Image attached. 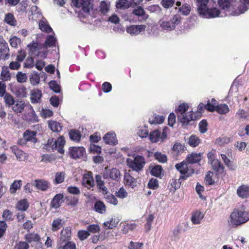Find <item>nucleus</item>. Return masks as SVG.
Wrapping results in <instances>:
<instances>
[{"label":"nucleus","instance_id":"nucleus-1","mask_svg":"<svg viewBox=\"0 0 249 249\" xmlns=\"http://www.w3.org/2000/svg\"><path fill=\"white\" fill-rule=\"evenodd\" d=\"M197 12L199 16L203 18H215L219 16L220 11L215 8L210 9L207 4L209 0H196Z\"/></svg>","mask_w":249,"mask_h":249},{"label":"nucleus","instance_id":"nucleus-2","mask_svg":"<svg viewBox=\"0 0 249 249\" xmlns=\"http://www.w3.org/2000/svg\"><path fill=\"white\" fill-rule=\"evenodd\" d=\"M236 0H218L219 7L225 10L226 15L238 16L243 14V11L238 9V3Z\"/></svg>","mask_w":249,"mask_h":249},{"label":"nucleus","instance_id":"nucleus-3","mask_svg":"<svg viewBox=\"0 0 249 249\" xmlns=\"http://www.w3.org/2000/svg\"><path fill=\"white\" fill-rule=\"evenodd\" d=\"M249 220V211L236 209L230 215L229 223L233 227L242 225Z\"/></svg>","mask_w":249,"mask_h":249},{"label":"nucleus","instance_id":"nucleus-4","mask_svg":"<svg viewBox=\"0 0 249 249\" xmlns=\"http://www.w3.org/2000/svg\"><path fill=\"white\" fill-rule=\"evenodd\" d=\"M126 164L133 171L139 172L142 170L146 163L145 159L140 155L136 156L133 159H126Z\"/></svg>","mask_w":249,"mask_h":249},{"label":"nucleus","instance_id":"nucleus-5","mask_svg":"<svg viewBox=\"0 0 249 249\" xmlns=\"http://www.w3.org/2000/svg\"><path fill=\"white\" fill-rule=\"evenodd\" d=\"M178 119L182 126H187L192 121L197 119L196 115L194 113L193 110H178Z\"/></svg>","mask_w":249,"mask_h":249},{"label":"nucleus","instance_id":"nucleus-6","mask_svg":"<svg viewBox=\"0 0 249 249\" xmlns=\"http://www.w3.org/2000/svg\"><path fill=\"white\" fill-rule=\"evenodd\" d=\"M186 160H183L179 163L176 164L175 165L177 170L182 175L180 177L179 179L185 180L194 173V169H190L188 166Z\"/></svg>","mask_w":249,"mask_h":249},{"label":"nucleus","instance_id":"nucleus-7","mask_svg":"<svg viewBox=\"0 0 249 249\" xmlns=\"http://www.w3.org/2000/svg\"><path fill=\"white\" fill-rule=\"evenodd\" d=\"M181 18L179 15H175L170 20L162 21L160 24V26L164 30L167 31L173 30L176 26L180 23Z\"/></svg>","mask_w":249,"mask_h":249},{"label":"nucleus","instance_id":"nucleus-8","mask_svg":"<svg viewBox=\"0 0 249 249\" xmlns=\"http://www.w3.org/2000/svg\"><path fill=\"white\" fill-rule=\"evenodd\" d=\"M149 138L152 142H161L167 138V134L164 130H163L161 133L159 130H155L150 133Z\"/></svg>","mask_w":249,"mask_h":249},{"label":"nucleus","instance_id":"nucleus-9","mask_svg":"<svg viewBox=\"0 0 249 249\" xmlns=\"http://www.w3.org/2000/svg\"><path fill=\"white\" fill-rule=\"evenodd\" d=\"M120 172L116 168H113L111 169L108 170L106 168L105 172H104L103 175L104 178L107 179L110 178L115 181H119L120 179Z\"/></svg>","mask_w":249,"mask_h":249},{"label":"nucleus","instance_id":"nucleus-10","mask_svg":"<svg viewBox=\"0 0 249 249\" xmlns=\"http://www.w3.org/2000/svg\"><path fill=\"white\" fill-rule=\"evenodd\" d=\"M82 184L83 187L89 190L94 187L95 184L92 172H89L83 175Z\"/></svg>","mask_w":249,"mask_h":249},{"label":"nucleus","instance_id":"nucleus-11","mask_svg":"<svg viewBox=\"0 0 249 249\" xmlns=\"http://www.w3.org/2000/svg\"><path fill=\"white\" fill-rule=\"evenodd\" d=\"M85 152L83 147H72L69 149V153L71 158L76 159L80 158Z\"/></svg>","mask_w":249,"mask_h":249},{"label":"nucleus","instance_id":"nucleus-12","mask_svg":"<svg viewBox=\"0 0 249 249\" xmlns=\"http://www.w3.org/2000/svg\"><path fill=\"white\" fill-rule=\"evenodd\" d=\"M13 153L16 156L17 159L19 161H24L28 157V154L22 150L19 149L17 145H13L10 147Z\"/></svg>","mask_w":249,"mask_h":249},{"label":"nucleus","instance_id":"nucleus-13","mask_svg":"<svg viewBox=\"0 0 249 249\" xmlns=\"http://www.w3.org/2000/svg\"><path fill=\"white\" fill-rule=\"evenodd\" d=\"M146 28L145 25H131L126 28V31L132 36H136L142 31H144Z\"/></svg>","mask_w":249,"mask_h":249},{"label":"nucleus","instance_id":"nucleus-14","mask_svg":"<svg viewBox=\"0 0 249 249\" xmlns=\"http://www.w3.org/2000/svg\"><path fill=\"white\" fill-rule=\"evenodd\" d=\"M104 141L106 144L112 145H115L118 143V140L116 136L113 132H107L103 138Z\"/></svg>","mask_w":249,"mask_h":249},{"label":"nucleus","instance_id":"nucleus-15","mask_svg":"<svg viewBox=\"0 0 249 249\" xmlns=\"http://www.w3.org/2000/svg\"><path fill=\"white\" fill-rule=\"evenodd\" d=\"M9 49L7 43L5 41L0 42V59L5 60L9 56Z\"/></svg>","mask_w":249,"mask_h":249},{"label":"nucleus","instance_id":"nucleus-16","mask_svg":"<svg viewBox=\"0 0 249 249\" xmlns=\"http://www.w3.org/2000/svg\"><path fill=\"white\" fill-rule=\"evenodd\" d=\"M65 143V141L64 137H60L56 140H54L53 149H54V151L56 150L59 153L63 154L64 152L63 147Z\"/></svg>","mask_w":249,"mask_h":249},{"label":"nucleus","instance_id":"nucleus-17","mask_svg":"<svg viewBox=\"0 0 249 249\" xmlns=\"http://www.w3.org/2000/svg\"><path fill=\"white\" fill-rule=\"evenodd\" d=\"M24 113L23 119L30 123H36L38 121V118L35 113L34 110H27Z\"/></svg>","mask_w":249,"mask_h":249},{"label":"nucleus","instance_id":"nucleus-18","mask_svg":"<svg viewBox=\"0 0 249 249\" xmlns=\"http://www.w3.org/2000/svg\"><path fill=\"white\" fill-rule=\"evenodd\" d=\"M71 237V231L69 229H65L62 230L60 233V237L57 244L65 243L69 241Z\"/></svg>","mask_w":249,"mask_h":249},{"label":"nucleus","instance_id":"nucleus-19","mask_svg":"<svg viewBox=\"0 0 249 249\" xmlns=\"http://www.w3.org/2000/svg\"><path fill=\"white\" fill-rule=\"evenodd\" d=\"M202 155L201 153H192L187 156L186 160L189 164L197 163L201 160Z\"/></svg>","mask_w":249,"mask_h":249},{"label":"nucleus","instance_id":"nucleus-20","mask_svg":"<svg viewBox=\"0 0 249 249\" xmlns=\"http://www.w3.org/2000/svg\"><path fill=\"white\" fill-rule=\"evenodd\" d=\"M34 185L37 189L45 191L49 187L50 183L48 181L43 179H36L35 181Z\"/></svg>","mask_w":249,"mask_h":249},{"label":"nucleus","instance_id":"nucleus-21","mask_svg":"<svg viewBox=\"0 0 249 249\" xmlns=\"http://www.w3.org/2000/svg\"><path fill=\"white\" fill-rule=\"evenodd\" d=\"M149 169H150V173L152 176L161 178L162 175L163 174V170L161 165H151L149 166Z\"/></svg>","mask_w":249,"mask_h":249},{"label":"nucleus","instance_id":"nucleus-22","mask_svg":"<svg viewBox=\"0 0 249 249\" xmlns=\"http://www.w3.org/2000/svg\"><path fill=\"white\" fill-rule=\"evenodd\" d=\"M237 194L242 198L249 197V187L245 185L239 186L237 190Z\"/></svg>","mask_w":249,"mask_h":249},{"label":"nucleus","instance_id":"nucleus-23","mask_svg":"<svg viewBox=\"0 0 249 249\" xmlns=\"http://www.w3.org/2000/svg\"><path fill=\"white\" fill-rule=\"evenodd\" d=\"M36 134V133L35 131L27 130L23 133V136L26 141L31 142L35 143L37 142Z\"/></svg>","mask_w":249,"mask_h":249},{"label":"nucleus","instance_id":"nucleus-24","mask_svg":"<svg viewBox=\"0 0 249 249\" xmlns=\"http://www.w3.org/2000/svg\"><path fill=\"white\" fill-rule=\"evenodd\" d=\"M64 196L62 194H56L52 199L51 205V207L55 209L60 206V203L63 201Z\"/></svg>","mask_w":249,"mask_h":249},{"label":"nucleus","instance_id":"nucleus-25","mask_svg":"<svg viewBox=\"0 0 249 249\" xmlns=\"http://www.w3.org/2000/svg\"><path fill=\"white\" fill-rule=\"evenodd\" d=\"M93 209L99 213L104 214L106 211V206L103 201L97 200L94 203Z\"/></svg>","mask_w":249,"mask_h":249},{"label":"nucleus","instance_id":"nucleus-26","mask_svg":"<svg viewBox=\"0 0 249 249\" xmlns=\"http://www.w3.org/2000/svg\"><path fill=\"white\" fill-rule=\"evenodd\" d=\"M210 164L212 165L213 169L216 173V175L221 174L223 173L224 167L219 160H213Z\"/></svg>","mask_w":249,"mask_h":249},{"label":"nucleus","instance_id":"nucleus-27","mask_svg":"<svg viewBox=\"0 0 249 249\" xmlns=\"http://www.w3.org/2000/svg\"><path fill=\"white\" fill-rule=\"evenodd\" d=\"M124 181L125 185L134 188L137 186L136 179L132 177L129 173H125L124 175Z\"/></svg>","mask_w":249,"mask_h":249},{"label":"nucleus","instance_id":"nucleus-28","mask_svg":"<svg viewBox=\"0 0 249 249\" xmlns=\"http://www.w3.org/2000/svg\"><path fill=\"white\" fill-rule=\"evenodd\" d=\"M42 96V93L40 90L38 89H33L31 91V100L32 103H37L39 102Z\"/></svg>","mask_w":249,"mask_h":249},{"label":"nucleus","instance_id":"nucleus-29","mask_svg":"<svg viewBox=\"0 0 249 249\" xmlns=\"http://www.w3.org/2000/svg\"><path fill=\"white\" fill-rule=\"evenodd\" d=\"M70 139L75 142H78L80 141L81 134L80 132L76 129H71L69 133Z\"/></svg>","mask_w":249,"mask_h":249},{"label":"nucleus","instance_id":"nucleus-30","mask_svg":"<svg viewBox=\"0 0 249 249\" xmlns=\"http://www.w3.org/2000/svg\"><path fill=\"white\" fill-rule=\"evenodd\" d=\"M204 217V214L198 211H197L192 214L191 221L194 224H198Z\"/></svg>","mask_w":249,"mask_h":249},{"label":"nucleus","instance_id":"nucleus-31","mask_svg":"<svg viewBox=\"0 0 249 249\" xmlns=\"http://www.w3.org/2000/svg\"><path fill=\"white\" fill-rule=\"evenodd\" d=\"M49 127L53 132H60L63 126L58 122L55 121H50L48 122Z\"/></svg>","mask_w":249,"mask_h":249},{"label":"nucleus","instance_id":"nucleus-32","mask_svg":"<svg viewBox=\"0 0 249 249\" xmlns=\"http://www.w3.org/2000/svg\"><path fill=\"white\" fill-rule=\"evenodd\" d=\"M24 238L26 242L30 243L32 242H38L40 240L39 235L37 233H29L25 235Z\"/></svg>","mask_w":249,"mask_h":249},{"label":"nucleus","instance_id":"nucleus-33","mask_svg":"<svg viewBox=\"0 0 249 249\" xmlns=\"http://www.w3.org/2000/svg\"><path fill=\"white\" fill-rule=\"evenodd\" d=\"M164 119V116L155 114L149 119V122L152 124H160L163 122Z\"/></svg>","mask_w":249,"mask_h":249},{"label":"nucleus","instance_id":"nucleus-34","mask_svg":"<svg viewBox=\"0 0 249 249\" xmlns=\"http://www.w3.org/2000/svg\"><path fill=\"white\" fill-rule=\"evenodd\" d=\"M58 249H76L75 243L72 242L68 241L65 243L57 244Z\"/></svg>","mask_w":249,"mask_h":249},{"label":"nucleus","instance_id":"nucleus-35","mask_svg":"<svg viewBox=\"0 0 249 249\" xmlns=\"http://www.w3.org/2000/svg\"><path fill=\"white\" fill-rule=\"evenodd\" d=\"M133 13L136 16L142 17V19L144 21L148 18V15L145 13L144 9L141 7L133 10Z\"/></svg>","mask_w":249,"mask_h":249},{"label":"nucleus","instance_id":"nucleus-36","mask_svg":"<svg viewBox=\"0 0 249 249\" xmlns=\"http://www.w3.org/2000/svg\"><path fill=\"white\" fill-rule=\"evenodd\" d=\"M56 38L52 35L48 36L45 42V47H51L55 46L56 42Z\"/></svg>","mask_w":249,"mask_h":249},{"label":"nucleus","instance_id":"nucleus-37","mask_svg":"<svg viewBox=\"0 0 249 249\" xmlns=\"http://www.w3.org/2000/svg\"><path fill=\"white\" fill-rule=\"evenodd\" d=\"M4 21L11 26H15L17 25V20L14 15L11 13H8L5 15Z\"/></svg>","mask_w":249,"mask_h":249},{"label":"nucleus","instance_id":"nucleus-38","mask_svg":"<svg viewBox=\"0 0 249 249\" xmlns=\"http://www.w3.org/2000/svg\"><path fill=\"white\" fill-rule=\"evenodd\" d=\"M66 178V173L65 172L62 171L60 172H57L55 174V179L54 183L55 184H58L62 183Z\"/></svg>","mask_w":249,"mask_h":249},{"label":"nucleus","instance_id":"nucleus-39","mask_svg":"<svg viewBox=\"0 0 249 249\" xmlns=\"http://www.w3.org/2000/svg\"><path fill=\"white\" fill-rule=\"evenodd\" d=\"M154 158L159 162L165 163L167 160V156L161 153L160 152H156L154 153Z\"/></svg>","mask_w":249,"mask_h":249},{"label":"nucleus","instance_id":"nucleus-40","mask_svg":"<svg viewBox=\"0 0 249 249\" xmlns=\"http://www.w3.org/2000/svg\"><path fill=\"white\" fill-rule=\"evenodd\" d=\"M92 0H84L81 8L82 10L85 13H89L92 7Z\"/></svg>","mask_w":249,"mask_h":249},{"label":"nucleus","instance_id":"nucleus-41","mask_svg":"<svg viewBox=\"0 0 249 249\" xmlns=\"http://www.w3.org/2000/svg\"><path fill=\"white\" fill-rule=\"evenodd\" d=\"M200 142V140L195 135H191L188 140V144L192 147L197 146Z\"/></svg>","mask_w":249,"mask_h":249},{"label":"nucleus","instance_id":"nucleus-42","mask_svg":"<svg viewBox=\"0 0 249 249\" xmlns=\"http://www.w3.org/2000/svg\"><path fill=\"white\" fill-rule=\"evenodd\" d=\"M136 228V224L134 223H125L122 226V231L124 233H127L129 231L133 230Z\"/></svg>","mask_w":249,"mask_h":249},{"label":"nucleus","instance_id":"nucleus-43","mask_svg":"<svg viewBox=\"0 0 249 249\" xmlns=\"http://www.w3.org/2000/svg\"><path fill=\"white\" fill-rule=\"evenodd\" d=\"M249 8V0H240L238 3V9L243 11V14Z\"/></svg>","mask_w":249,"mask_h":249},{"label":"nucleus","instance_id":"nucleus-44","mask_svg":"<svg viewBox=\"0 0 249 249\" xmlns=\"http://www.w3.org/2000/svg\"><path fill=\"white\" fill-rule=\"evenodd\" d=\"M95 179L98 188L103 191H106L107 189L105 186V183L104 181L102 180L101 176L100 175H96L95 176Z\"/></svg>","mask_w":249,"mask_h":249},{"label":"nucleus","instance_id":"nucleus-45","mask_svg":"<svg viewBox=\"0 0 249 249\" xmlns=\"http://www.w3.org/2000/svg\"><path fill=\"white\" fill-rule=\"evenodd\" d=\"M191 11V6L189 4L185 3L181 7L178 8V12L182 13L184 16L188 15Z\"/></svg>","mask_w":249,"mask_h":249},{"label":"nucleus","instance_id":"nucleus-46","mask_svg":"<svg viewBox=\"0 0 249 249\" xmlns=\"http://www.w3.org/2000/svg\"><path fill=\"white\" fill-rule=\"evenodd\" d=\"M131 4V2L127 0H119L116 2V6L117 8L126 9Z\"/></svg>","mask_w":249,"mask_h":249},{"label":"nucleus","instance_id":"nucleus-47","mask_svg":"<svg viewBox=\"0 0 249 249\" xmlns=\"http://www.w3.org/2000/svg\"><path fill=\"white\" fill-rule=\"evenodd\" d=\"M118 223V219L112 218L109 221L104 222V225L107 227L108 229H112L117 226Z\"/></svg>","mask_w":249,"mask_h":249},{"label":"nucleus","instance_id":"nucleus-48","mask_svg":"<svg viewBox=\"0 0 249 249\" xmlns=\"http://www.w3.org/2000/svg\"><path fill=\"white\" fill-rule=\"evenodd\" d=\"M52 226L53 231H58L63 226L62 219L60 218L54 219L52 222Z\"/></svg>","mask_w":249,"mask_h":249},{"label":"nucleus","instance_id":"nucleus-49","mask_svg":"<svg viewBox=\"0 0 249 249\" xmlns=\"http://www.w3.org/2000/svg\"><path fill=\"white\" fill-rule=\"evenodd\" d=\"M22 181L21 180H15L11 184L10 191L11 193H15L17 190L19 189L21 186Z\"/></svg>","mask_w":249,"mask_h":249},{"label":"nucleus","instance_id":"nucleus-50","mask_svg":"<svg viewBox=\"0 0 249 249\" xmlns=\"http://www.w3.org/2000/svg\"><path fill=\"white\" fill-rule=\"evenodd\" d=\"M39 27L41 31L46 32V33H50L53 30L52 28L43 20H40L39 21Z\"/></svg>","mask_w":249,"mask_h":249},{"label":"nucleus","instance_id":"nucleus-51","mask_svg":"<svg viewBox=\"0 0 249 249\" xmlns=\"http://www.w3.org/2000/svg\"><path fill=\"white\" fill-rule=\"evenodd\" d=\"M17 95L19 97H25L26 96V89L23 85H20L16 88Z\"/></svg>","mask_w":249,"mask_h":249},{"label":"nucleus","instance_id":"nucleus-52","mask_svg":"<svg viewBox=\"0 0 249 249\" xmlns=\"http://www.w3.org/2000/svg\"><path fill=\"white\" fill-rule=\"evenodd\" d=\"M210 105L212 106L211 109H229L228 105L225 104L216 105L217 101L214 99H212Z\"/></svg>","mask_w":249,"mask_h":249},{"label":"nucleus","instance_id":"nucleus-53","mask_svg":"<svg viewBox=\"0 0 249 249\" xmlns=\"http://www.w3.org/2000/svg\"><path fill=\"white\" fill-rule=\"evenodd\" d=\"M29 79L31 84L33 86L37 85L40 82V77L37 72H34V73L30 76Z\"/></svg>","mask_w":249,"mask_h":249},{"label":"nucleus","instance_id":"nucleus-54","mask_svg":"<svg viewBox=\"0 0 249 249\" xmlns=\"http://www.w3.org/2000/svg\"><path fill=\"white\" fill-rule=\"evenodd\" d=\"M50 88L55 93L60 92V87L55 80H52L49 83Z\"/></svg>","mask_w":249,"mask_h":249},{"label":"nucleus","instance_id":"nucleus-55","mask_svg":"<svg viewBox=\"0 0 249 249\" xmlns=\"http://www.w3.org/2000/svg\"><path fill=\"white\" fill-rule=\"evenodd\" d=\"M29 207V204L25 200H21L18 202L17 205V208L18 210L25 211H26Z\"/></svg>","mask_w":249,"mask_h":249},{"label":"nucleus","instance_id":"nucleus-56","mask_svg":"<svg viewBox=\"0 0 249 249\" xmlns=\"http://www.w3.org/2000/svg\"><path fill=\"white\" fill-rule=\"evenodd\" d=\"M54 140H55L53 138L49 139L47 143L43 146V149L48 151H54V149H53Z\"/></svg>","mask_w":249,"mask_h":249},{"label":"nucleus","instance_id":"nucleus-57","mask_svg":"<svg viewBox=\"0 0 249 249\" xmlns=\"http://www.w3.org/2000/svg\"><path fill=\"white\" fill-rule=\"evenodd\" d=\"M1 79L4 81H7L11 78V75L9 73L8 68H2V70L1 72Z\"/></svg>","mask_w":249,"mask_h":249},{"label":"nucleus","instance_id":"nucleus-58","mask_svg":"<svg viewBox=\"0 0 249 249\" xmlns=\"http://www.w3.org/2000/svg\"><path fill=\"white\" fill-rule=\"evenodd\" d=\"M3 97L5 104L8 105V107L14 104L13 98L10 93L6 92Z\"/></svg>","mask_w":249,"mask_h":249},{"label":"nucleus","instance_id":"nucleus-59","mask_svg":"<svg viewBox=\"0 0 249 249\" xmlns=\"http://www.w3.org/2000/svg\"><path fill=\"white\" fill-rule=\"evenodd\" d=\"M213 175V173L212 171L208 172L206 175L205 181L209 185H213L214 183V180L212 178Z\"/></svg>","mask_w":249,"mask_h":249},{"label":"nucleus","instance_id":"nucleus-60","mask_svg":"<svg viewBox=\"0 0 249 249\" xmlns=\"http://www.w3.org/2000/svg\"><path fill=\"white\" fill-rule=\"evenodd\" d=\"M208 123L206 120H202L199 124V130L201 133H205L207 130Z\"/></svg>","mask_w":249,"mask_h":249},{"label":"nucleus","instance_id":"nucleus-61","mask_svg":"<svg viewBox=\"0 0 249 249\" xmlns=\"http://www.w3.org/2000/svg\"><path fill=\"white\" fill-rule=\"evenodd\" d=\"M87 230L89 232L95 233L100 231V228L98 224H91L87 227Z\"/></svg>","mask_w":249,"mask_h":249},{"label":"nucleus","instance_id":"nucleus-62","mask_svg":"<svg viewBox=\"0 0 249 249\" xmlns=\"http://www.w3.org/2000/svg\"><path fill=\"white\" fill-rule=\"evenodd\" d=\"M138 135L141 138H146L148 135V130L145 126L142 128L140 127L138 131Z\"/></svg>","mask_w":249,"mask_h":249},{"label":"nucleus","instance_id":"nucleus-63","mask_svg":"<svg viewBox=\"0 0 249 249\" xmlns=\"http://www.w3.org/2000/svg\"><path fill=\"white\" fill-rule=\"evenodd\" d=\"M148 187L151 189H157L159 187L158 180L156 178H151L148 183Z\"/></svg>","mask_w":249,"mask_h":249},{"label":"nucleus","instance_id":"nucleus-64","mask_svg":"<svg viewBox=\"0 0 249 249\" xmlns=\"http://www.w3.org/2000/svg\"><path fill=\"white\" fill-rule=\"evenodd\" d=\"M175 2V0H162L161 4L164 8L168 9L173 6Z\"/></svg>","mask_w":249,"mask_h":249}]
</instances>
